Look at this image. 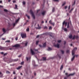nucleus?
Returning a JSON list of instances; mask_svg holds the SVG:
<instances>
[{
	"label": "nucleus",
	"mask_w": 79,
	"mask_h": 79,
	"mask_svg": "<svg viewBox=\"0 0 79 79\" xmlns=\"http://www.w3.org/2000/svg\"><path fill=\"white\" fill-rule=\"evenodd\" d=\"M76 50H77V48H75L72 51V55H73V57L71 59L72 61H73V60H74V58H75V56H74V53H75V52Z\"/></svg>",
	"instance_id": "obj_1"
},
{
	"label": "nucleus",
	"mask_w": 79,
	"mask_h": 79,
	"mask_svg": "<svg viewBox=\"0 0 79 79\" xmlns=\"http://www.w3.org/2000/svg\"><path fill=\"white\" fill-rule=\"evenodd\" d=\"M21 35L23 39L26 38V35L23 33H21Z\"/></svg>",
	"instance_id": "obj_2"
},
{
	"label": "nucleus",
	"mask_w": 79,
	"mask_h": 79,
	"mask_svg": "<svg viewBox=\"0 0 79 79\" xmlns=\"http://www.w3.org/2000/svg\"><path fill=\"white\" fill-rule=\"evenodd\" d=\"M30 13H31L34 19H35V15H34V14L33 13V12H32V11L31 10H30Z\"/></svg>",
	"instance_id": "obj_3"
},
{
	"label": "nucleus",
	"mask_w": 79,
	"mask_h": 79,
	"mask_svg": "<svg viewBox=\"0 0 79 79\" xmlns=\"http://www.w3.org/2000/svg\"><path fill=\"white\" fill-rule=\"evenodd\" d=\"M0 49L2 50H8L7 49L6 47H0Z\"/></svg>",
	"instance_id": "obj_4"
},
{
	"label": "nucleus",
	"mask_w": 79,
	"mask_h": 79,
	"mask_svg": "<svg viewBox=\"0 0 79 79\" xmlns=\"http://www.w3.org/2000/svg\"><path fill=\"white\" fill-rule=\"evenodd\" d=\"M19 19H17V20H16L15 23H13V26L14 27L15 26V25H16V24H17L18 22V21H19Z\"/></svg>",
	"instance_id": "obj_5"
},
{
	"label": "nucleus",
	"mask_w": 79,
	"mask_h": 79,
	"mask_svg": "<svg viewBox=\"0 0 79 79\" xmlns=\"http://www.w3.org/2000/svg\"><path fill=\"white\" fill-rule=\"evenodd\" d=\"M55 47H57V48H60V44L57 43L56 44L54 45Z\"/></svg>",
	"instance_id": "obj_6"
},
{
	"label": "nucleus",
	"mask_w": 79,
	"mask_h": 79,
	"mask_svg": "<svg viewBox=\"0 0 79 79\" xmlns=\"http://www.w3.org/2000/svg\"><path fill=\"white\" fill-rule=\"evenodd\" d=\"M26 59H27V61H30V60H31V57H26Z\"/></svg>",
	"instance_id": "obj_7"
},
{
	"label": "nucleus",
	"mask_w": 79,
	"mask_h": 79,
	"mask_svg": "<svg viewBox=\"0 0 79 79\" xmlns=\"http://www.w3.org/2000/svg\"><path fill=\"white\" fill-rule=\"evenodd\" d=\"M12 47H20V45L19 44H17L13 46Z\"/></svg>",
	"instance_id": "obj_8"
},
{
	"label": "nucleus",
	"mask_w": 79,
	"mask_h": 79,
	"mask_svg": "<svg viewBox=\"0 0 79 79\" xmlns=\"http://www.w3.org/2000/svg\"><path fill=\"white\" fill-rule=\"evenodd\" d=\"M49 22V23H50V24H52V26H55V23H52L51 20H50Z\"/></svg>",
	"instance_id": "obj_9"
},
{
	"label": "nucleus",
	"mask_w": 79,
	"mask_h": 79,
	"mask_svg": "<svg viewBox=\"0 0 79 79\" xmlns=\"http://www.w3.org/2000/svg\"><path fill=\"white\" fill-rule=\"evenodd\" d=\"M67 24H68V22H65V21H64L63 23V25L65 24V26H66Z\"/></svg>",
	"instance_id": "obj_10"
},
{
	"label": "nucleus",
	"mask_w": 79,
	"mask_h": 79,
	"mask_svg": "<svg viewBox=\"0 0 79 79\" xmlns=\"http://www.w3.org/2000/svg\"><path fill=\"white\" fill-rule=\"evenodd\" d=\"M24 42H25V46H27V44H28V42L27 41H24Z\"/></svg>",
	"instance_id": "obj_11"
},
{
	"label": "nucleus",
	"mask_w": 79,
	"mask_h": 79,
	"mask_svg": "<svg viewBox=\"0 0 79 79\" xmlns=\"http://www.w3.org/2000/svg\"><path fill=\"white\" fill-rule=\"evenodd\" d=\"M75 74V73H73L72 74H70L69 75H68L67 76L68 77H69V76H74V74Z\"/></svg>",
	"instance_id": "obj_12"
},
{
	"label": "nucleus",
	"mask_w": 79,
	"mask_h": 79,
	"mask_svg": "<svg viewBox=\"0 0 79 79\" xmlns=\"http://www.w3.org/2000/svg\"><path fill=\"white\" fill-rule=\"evenodd\" d=\"M31 52L32 55H34V54H35V53L34 52V51L32 50V49L31 50Z\"/></svg>",
	"instance_id": "obj_13"
},
{
	"label": "nucleus",
	"mask_w": 79,
	"mask_h": 79,
	"mask_svg": "<svg viewBox=\"0 0 79 79\" xmlns=\"http://www.w3.org/2000/svg\"><path fill=\"white\" fill-rule=\"evenodd\" d=\"M21 68H22V66H19V67H17L16 68V69L18 70L19 69H21Z\"/></svg>",
	"instance_id": "obj_14"
},
{
	"label": "nucleus",
	"mask_w": 79,
	"mask_h": 79,
	"mask_svg": "<svg viewBox=\"0 0 79 79\" xmlns=\"http://www.w3.org/2000/svg\"><path fill=\"white\" fill-rule=\"evenodd\" d=\"M46 43H45L43 45V47H46Z\"/></svg>",
	"instance_id": "obj_15"
},
{
	"label": "nucleus",
	"mask_w": 79,
	"mask_h": 79,
	"mask_svg": "<svg viewBox=\"0 0 79 79\" xmlns=\"http://www.w3.org/2000/svg\"><path fill=\"white\" fill-rule=\"evenodd\" d=\"M2 76H3V74H2L1 72H0V77H2Z\"/></svg>",
	"instance_id": "obj_16"
},
{
	"label": "nucleus",
	"mask_w": 79,
	"mask_h": 79,
	"mask_svg": "<svg viewBox=\"0 0 79 79\" xmlns=\"http://www.w3.org/2000/svg\"><path fill=\"white\" fill-rule=\"evenodd\" d=\"M45 14V11H44L42 13V15H44Z\"/></svg>",
	"instance_id": "obj_17"
},
{
	"label": "nucleus",
	"mask_w": 79,
	"mask_h": 79,
	"mask_svg": "<svg viewBox=\"0 0 79 79\" xmlns=\"http://www.w3.org/2000/svg\"><path fill=\"white\" fill-rule=\"evenodd\" d=\"M15 9H16V10H18V6H17V5H15Z\"/></svg>",
	"instance_id": "obj_18"
},
{
	"label": "nucleus",
	"mask_w": 79,
	"mask_h": 79,
	"mask_svg": "<svg viewBox=\"0 0 79 79\" xmlns=\"http://www.w3.org/2000/svg\"><path fill=\"white\" fill-rule=\"evenodd\" d=\"M52 50V48L49 47L48 48V51H50V50Z\"/></svg>",
	"instance_id": "obj_19"
},
{
	"label": "nucleus",
	"mask_w": 79,
	"mask_h": 79,
	"mask_svg": "<svg viewBox=\"0 0 79 79\" xmlns=\"http://www.w3.org/2000/svg\"><path fill=\"white\" fill-rule=\"evenodd\" d=\"M55 9L54 8H53L52 10V12L53 13V12H55Z\"/></svg>",
	"instance_id": "obj_20"
},
{
	"label": "nucleus",
	"mask_w": 79,
	"mask_h": 79,
	"mask_svg": "<svg viewBox=\"0 0 79 79\" xmlns=\"http://www.w3.org/2000/svg\"><path fill=\"white\" fill-rule=\"evenodd\" d=\"M26 16H27L28 19H30V16H28L27 14H26Z\"/></svg>",
	"instance_id": "obj_21"
},
{
	"label": "nucleus",
	"mask_w": 79,
	"mask_h": 79,
	"mask_svg": "<svg viewBox=\"0 0 79 79\" xmlns=\"http://www.w3.org/2000/svg\"><path fill=\"white\" fill-rule=\"evenodd\" d=\"M69 38H70V39H73V36L72 35H71L70 36H69Z\"/></svg>",
	"instance_id": "obj_22"
},
{
	"label": "nucleus",
	"mask_w": 79,
	"mask_h": 79,
	"mask_svg": "<svg viewBox=\"0 0 79 79\" xmlns=\"http://www.w3.org/2000/svg\"><path fill=\"white\" fill-rule=\"evenodd\" d=\"M44 29H48V27H47L45 26L44 28Z\"/></svg>",
	"instance_id": "obj_23"
},
{
	"label": "nucleus",
	"mask_w": 79,
	"mask_h": 79,
	"mask_svg": "<svg viewBox=\"0 0 79 79\" xmlns=\"http://www.w3.org/2000/svg\"><path fill=\"white\" fill-rule=\"evenodd\" d=\"M57 42H58V43H61V40H58L57 41Z\"/></svg>",
	"instance_id": "obj_24"
},
{
	"label": "nucleus",
	"mask_w": 79,
	"mask_h": 79,
	"mask_svg": "<svg viewBox=\"0 0 79 79\" xmlns=\"http://www.w3.org/2000/svg\"><path fill=\"white\" fill-rule=\"evenodd\" d=\"M64 31H68V30H67V29L66 28H64Z\"/></svg>",
	"instance_id": "obj_25"
},
{
	"label": "nucleus",
	"mask_w": 79,
	"mask_h": 79,
	"mask_svg": "<svg viewBox=\"0 0 79 79\" xmlns=\"http://www.w3.org/2000/svg\"><path fill=\"white\" fill-rule=\"evenodd\" d=\"M26 31H27V32H29V28H27L26 29Z\"/></svg>",
	"instance_id": "obj_26"
},
{
	"label": "nucleus",
	"mask_w": 79,
	"mask_h": 79,
	"mask_svg": "<svg viewBox=\"0 0 79 79\" xmlns=\"http://www.w3.org/2000/svg\"><path fill=\"white\" fill-rule=\"evenodd\" d=\"M73 10V8L71 10L69 11V13H71Z\"/></svg>",
	"instance_id": "obj_27"
},
{
	"label": "nucleus",
	"mask_w": 79,
	"mask_h": 79,
	"mask_svg": "<svg viewBox=\"0 0 79 79\" xmlns=\"http://www.w3.org/2000/svg\"><path fill=\"white\" fill-rule=\"evenodd\" d=\"M4 11H5V12H8V10L6 9H4Z\"/></svg>",
	"instance_id": "obj_28"
},
{
	"label": "nucleus",
	"mask_w": 79,
	"mask_h": 79,
	"mask_svg": "<svg viewBox=\"0 0 79 79\" xmlns=\"http://www.w3.org/2000/svg\"><path fill=\"white\" fill-rule=\"evenodd\" d=\"M63 65H62L60 67V69L61 70V69H63Z\"/></svg>",
	"instance_id": "obj_29"
},
{
	"label": "nucleus",
	"mask_w": 79,
	"mask_h": 79,
	"mask_svg": "<svg viewBox=\"0 0 79 79\" xmlns=\"http://www.w3.org/2000/svg\"><path fill=\"white\" fill-rule=\"evenodd\" d=\"M66 4V2H64L63 3V4L62 5V6H64V5H65Z\"/></svg>",
	"instance_id": "obj_30"
},
{
	"label": "nucleus",
	"mask_w": 79,
	"mask_h": 79,
	"mask_svg": "<svg viewBox=\"0 0 79 79\" xmlns=\"http://www.w3.org/2000/svg\"><path fill=\"white\" fill-rule=\"evenodd\" d=\"M52 29V27H49V30H51Z\"/></svg>",
	"instance_id": "obj_31"
},
{
	"label": "nucleus",
	"mask_w": 79,
	"mask_h": 79,
	"mask_svg": "<svg viewBox=\"0 0 79 79\" xmlns=\"http://www.w3.org/2000/svg\"><path fill=\"white\" fill-rule=\"evenodd\" d=\"M2 31H3V32H6L5 29L4 28H3L2 29Z\"/></svg>",
	"instance_id": "obj_32"
},
{
	"label": "nucleus",
	"mask_w": 79,
	"mask_h": 79,
	"mask_svg": "<svg viewBox=\"0 0 79 79\" xmlns=\"http://www.w3.org/2000/svg\"><path fill=\"white\" fill-rule=\"evenodd\" d=\"M61 52L62 54L64 53V51L61 50Z\"/></svg>",
	"instance_id": "obj_33"
},
{
	"label": "nucleus",
	"mask_w": 79,
	"mask_h": 79,
	"mask_svg": "<svg viewBox=\"0 0 79 79\" xmlns=\"http://www.w3.org/2000/svg\"><path fill=\"white\" fill-rule=\"evenodd\" d=\"M6 73H7V74H10V72L8 71H6Z\"/></svg>",
	"instance_id": "obj_34"
},
{
	"label": "nucleus",
	"mask_w": 79,
	"mask_h": 79,
	"mask_svg": "<svg viewBox=\"0 0 79 79\" xmlns=\"http://www.w3.org/2000/svg\"><path fill=\"white\" fill-rule=\"evenodd\" d=\"M22 3L23 5H25L26 4V2L23 1V2Z\"/></svg>",
	"instance_id": "obj_35"
},
{
	"label": "nucleus",
	"mask_w": 79,
	"mask_h": 79,
	"mask_svg": "<svg viewBox=\"0 0 79 79\" xmlns=\"http://www.w3.org/2000/svg\"><path fill=\"white\" fill-rule=\"evenodd\" d=\"M33 65H35V61L34 60L33 61Z\"/></svg>",
	"instance_id": "obj_36"
},
{
	"label": "nucleus",
	"mask_w": 79,
	"mask_h": 79,
	"mask_svg": "<svg viewBox=\"0 0 79 79\" xmlns=\"http://www.w3.org/2000/svg\"><path fill=\"white\" fill-rule=\"evenodd\" d=\"M23 64H24V61L22 62L21 63V65H23Z\"/></svg>",
	"instance_id": "obj_37"
},
{
	"label": "nucleus",
	"mask_w": 79,
	"mask_h": 79,
	"mask_svg": "<svg viewBox=\"0 0 79 79\" xmlns=\"http://www.w3.org/2000/svg\"><path fill=\"white\" fill-rule=\"evenodd\" d=\"M76 38V36L74 35L73 37L72 38L73 39H74Z\"/></svg>",
	"instance_id": "obj_38"
},
{
	"label": "nucleus",
	"mask_w": 79,
	"mask_h": 79,
	"mask_svg": "<svg viewBox=\"0 0 79 79\" xmlns=\"http://www.w3.org/2000/svg\"><path fill=\"white\" fill-rule=\"evenodd\" d=\"M43 60H46V57H43Z\"/></svg>",
	"instance_id": "obj_39"
},
{
	"label": "nucleus",
	"mask_w": 79,
	"mask_h": 79,
	"mask_svg": "<svg viewBox=\"0 0 79 79\" xmlns=\"http://www.w3.org/2000/svg\"><path fill=\"white\" fill-rule=\"evenodd\" d=\"M39 41H36V45H37V44H38V43H39Z\"/></svg>",
	"instance_id": "obj_40"
},
{
	"label": "nucleus",
	"mask_w": 79,
	"mask_h": 79,
	"mask_svg": "<svg viewBox=\"0 0 79 79\" xmlns=\"http://www.w3.org/2000/svg\"><path fill=\"white\" fill-rule=\"evenodd\" d=\"M69 23H68V24L67 25V28H69Z\"/></svg>",
	"instance_id": "obj_41"
},
{
	"label": "nucleus",
	"mask_w": 79,
	"mask_h": 79,
	"mask_svg": "<svg viewBox=\"0 0 79 79\" xmlns=\"http://www.w3.org/2000/svg\"><path fill=\"white\" fill-rule=\"evenodd\" d=\"M18 59H15L14 60L15 61H18Z\"/></svg>",
	"instance_id": "obj_42"
},
{
	"label": "nucleus",
	"mask_w": 79,
	"mask_h": 79,
	"mask_svg": "<svg viewBox=\"0 0 79 79\" xmlns=\"http://www.w3.org/2000/svg\"><path fill=\"white\" fill-rule=\"evenodd\" d=\"M67 53H69V50H67L66 51Z\"/></svg>",
	"instance_id": "obj_43"
},
{
	"label": "nucleus",
	"mask_w": 79,
	"mask_h": 79,
	"mask_svg": "<svg viewBox=\"0 0 79 79\" xmlns=\"http://www.w3.org/2000/svg\"><path fill=\"white\" fill-rule=\"evenodd\" d=\"M10 42V40H7L5 42Z\"/></svg>",
	"instance_id": "obj_44"
},
{
	"label": "nucleus",
	"mask_w": 79,
	"mask_h": 79,
	"mask_svg": "<svg viewBox=\"0 0 79 79\" xmlns=\"http://www.w3.org/2000/svg\"><path fill=\"white\" fill-rule=\"evenodd\" d=\"M7 55V53H5L4 54V56H5V55Z\"/></svg>",
	"instance_id": "obj_45"
},
{
	"label": "nucleus",
	"mask_w": 79,
	"mask_h": 79,
	"mask_svg": "<svg viewBox=\"0 0 79 79\" xmlns=\"http://www.w3.org/2000/svg\"><path fill=\"white\" fill-rule=\"evenodd\" d=\"M41 27H38V29H41Z\"/></svg>",
	"instance_id": "obj_46"
},
{
	"label": "nucleus",
	"mask_w": 79,
	"mask_h": 79,
	"mask_svg": "<svg viewBox=\"0 0 79 79\" xmlns=\"http://www.w3.org/2000/svg\"><path fill=\"white\" fill-rule=\"evenodd\" d=\"M70 7H71V6H69L68 10H69V9H70Z\"/></svg>",
	"instance_id": "obj_47"
},
{
	"label": "nucleus",
	"mask_w": 79,
	"mask_h": 79,
	"mask_svg": "<svg viewBox=\"0 0 79 79\" xmlns=\"http://www.w3.org/2000/svg\"><path fill=\"white\" fill-rule=\"evenodd\" d=\"M67 8H68V6H65V9H66Z\"/></svg>",
	"instance_id": "obj_48"
},
{
	"label": "nucleus",
	"mask_w": 79,
	"mask_h": 79,
	"mask_svg": "<svg viewBox=\"0 0 79 79\" xmlns=\"http://www.w3.org/2000/svg\"><path fill=\"white\" fill-rule=\"evenodd\" d=\"M44 21H42L41 22V24H44Z\"/></svg>",
	"instance_id": "obj_49"
},
{
	"label": "nucleus",
	"mask_w": 79,
	"mask_h": 79,
	"mask_svg": "<svg viewBox=\"0 0 79 79\" xmlns=\"http://www.w3.org/2000/svg\"><path fill=\"white\" fill-rule=\"evenodd\" d=\"M54 1H56V2H58L59 1V0H53Z\"/></svg>",
	"instance_id": "obj_50"
},
{
	"label": "nucleus",
	"mask_w": 79,
	"mask_h": 79,
	"mask_svg": "<svg viewBox=\"0 0 79 79\" xmlns=\"http://www.w3.org/2000/svg\"><path fill=\"white\" fill-rule=\"evenodd\" d=\"M34 34V33H30V35H33Z\"/></svg>",
	"instance_id": "obj_51"
},
{
	"label": "nucleus",
	"mask_w": 79,
	"mask_h": 79,
	"mask_svg": "<svg viewBox=\"0 0 79 79\" xmlns=\"http://www.w3.org/2000/svg\"><path fill=\"white\" fill-rule=\"evenodd\" d=\"M39 35H38L36 36V38H39Z\"/></svg>",
	"instance_id": "obj_52"
},
{
	"label": "nucleus",
	"mask_w": 79,
	"mask_h": 79,
	"mask_svg": "<svg viewBox=\"0 0 79 79\" xmlns=\"http://www.w3.org/2000/svg\"><path fill=\"white\" fill-rule=\"evenodd\" d=\"M15 40H18V38L16 37L15 38Z\"/></svg>",
	"instance_id": "obj_53"
},
{
	"label": "nucleus",
	"mask_w": 79,
	"mask_h": 79,
	"mask_svg": "<svg viewBox=\"0 0 79 79\" xmlns=\"http://www.w3.org/2000/svg\"><path fill=\"white\" fill-rule=\"evenodd\" d=\"M66 41H64V45H65V44H66Z\"/></svg>",
	"instance_id": "obj_54"
},
{
	"label": "nucleus",
	"mask_w": 79,
	"mask_h": 79,
	"mask_svg": "<svg viewBox=\"0 0 79 79\" xmlns=\"http://www.w3.org/2000/svg\"><path fill=\"white\" fill-rule=\"evenodd\" d=\"M68 73H65V75H66V76H68Z\"/></svg>",
	"instance_id": "obj_55"
},
{
	"label": "nucleus",
	"mask_w": 79,
	"mask_h": 79,
	"mask_svg": "<svg viewBox=\"0 0 79 79\" xmlns=\"http://www.w3.org/2000/svg\"><path fill=\"white\" fill-rule=\"evenodd\" d=\"M8 2H11V0H8Z\"/></svg>",
	"instance_id": "obj_56"
},
{
	"label": "nucleus",
	"mask_w": 79,
	"mask_h": 79,
	"mask_svg": "<svg viewBox=\"0 0 79 79\" xmlns=\"http://www.w3.org/2000/svg\"><path fill=\"white\" fill-rule=\"evenodd\" d=\"M13 74H16V73H15V72H13Z\"/></svg>",
	"instance_id": "obj_57"
},
{
	"label": "nucleus",
	"mask_w": 79,
	"mask_h": 79,
	"mask_svg": "<svg viewBox=\"0 0 79 79\" xmlns=\"http://www.w3.org/2000/svg\"><path fill=\"white\" fill-rule=\"evenodd\" d=\"M2 39V40H5V38H3Z\"/></svg>",
	"instance_id": "obj_58"
},
{
	"label": "nucleus",
	"mask_w": 79,
	"mask_h": 79,
	"mask_svg": "<svg viewBox=\"0 0 79 79\" xmlns=\"http://www.w3.org/2000/svg\"><path fill=\"white\" fill-rule=\"evenodd\" d=\"M2 3V1H0V3Z\"/></svg>",
	"instance_id": "obj_59"
},
{
	"label": "nucleus",
	"mask_w": 79,
	"mask_h": 79,
	"mask_svg": "<svg viewBox=\"0 0 79 79\" xmlns=\"http://www.w3.org/2000/svg\"><path fill=\"white\" fill-rule=\"evenodd\" d=\"M64 79H67V77H64Z\"/></svg>",
	"instance_id": "obj_60"
},
{
	"label": "nucleus",
	"mask_w": 79,
	"mask_h": 79,
	"mask_svg": "<svg viewBox=\"0 0 79 79\" xmlns=\"http://www.w3.org/2000/svg\"><path fill=\"white\" fill-rule=\"evenodd\" d=\"M21 55H19V57H21Z\"/></svg>",
	"instance_id": "obj_61"
},
{
	"label": "nucleus",
	"mask_w": 79,
	"mask_h": 79,
	"mask_svg": "<svg viewBox=\"0 0 79 79\" xmlns=\"http://www.w3.org/2000/svg\"><path fill=\"white\" fill-rule=\"evenodd\" d=\"M2 7H3V6H0V8H2Z\"/></svg>",
	"instance_id": "obj_62"
},
{
	"label": "nucleus",
	"mask_w": 79,
	"mask_h": 79,
	"mask_svg": "<svg viewBox=\"0 0 79 79\" xmlns=\"http://www.w3.org/2000/svg\"><path fill=\"white\" fill-rule=\"evenodd\" d=\"M13 3H15V1H13Z\"/></svg>",
	"instance_id": "obj_63"
},
{
	"label": "nucleus",
	"mask_w": 79,
	"mask_h": 79,
	"mask_svg": "<svg viewBox=\"0 0 79 79\" xmlns=\"http://www.w3.org/2000/svg\"><path fill=\"white\" fill-rule=\"evenodd\" d=\"M35 51H38V50L37 49H35Z\"/></svg>",
	"instance_id": "obj_64"
}]
</instances>
